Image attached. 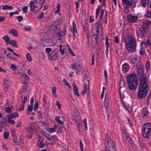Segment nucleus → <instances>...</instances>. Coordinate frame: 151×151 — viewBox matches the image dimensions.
Here are the masks:
<instances>
[{
    "label": "nucleus",
    "mask_w": 151,
    "mask_h": 151,
    "mask_svg": "<svg viewBox=\"0 0 151 151\" xmlns=\"http://www.w3.org/2000/svg\"><path fill=\"white\" fill-rule=\"evenodd\" d=\"M124 40L126 49L132 53L135 52L137 43L135 37L132 35H127Z\"/></svg>",
    "instance_id": "obj_1"
},
{
    "label": "nucleus",
    "mask_w": 151,
    "mask_h": 151,
    "mask_svg": "<svg viewBox=\"0 0 151 151\" xmlns=\"http://www.w3.org/2000/svg\"><path fill=\"white\" fill-rule=\"evenodd\" d=\"M127 82L130 90H136L137 87L138 81L136 74L133 73L128 76L127 77Z\"/></svg>",
    "instance_id": "obj_2"
},
{
    "label": "nucleus",
    "mask_w": 151,
    "mask_h": 151,
    "mask_svg": "<svg viewBox=\"0 0 151 151\" xmlns=\"http://www.w3.org/2000/svg\"><path fill=\"white\" fill-rule=\"evenodd\" d=\"M44 4L43 0H34L29 3L30 11L34 12L40 10Z\"/></svg>",
    "instance_id": "obj_3"
},
{
    "label": "nucleus",
    "mask_w": 151,
    "mask_h": 151,
    "mask_svg": "<svg viewBox=\"0 0 151 151\" xmlns=\"http://www.w3.org/2000/svg\"><path fill=\"white\" fill-rule=\"evenodd\" d=\"M151 132V124L149 123L145 124L142 129V136L146 139L150 138Z\"/></svg>",
    "instance_id": "obj_4"
},
{
    "label": "nucleus",
    "mask_w": 151,
    "mask_h": 151,
    "mask_svg": "<svg viewBox=\"0 0 151 151\" xmlns=\"http://www.w3.org/2000/svg\"><path fill=\"white\" fill-rule=\"evenodd\" d=\"M140 82L139 88L144 90H148V82L146 75L139 77Z\"/></svg>",
    "instance_id": "obj_5"
},
{
    "label": "nucleus",
    "mask_w": 151,
    "mask_h": 151,
    "mask_svg": "<svg viewBox=\"0 0 151 151\" xmlns=\"http://www.w3.org/2000/svg\"><path fill=\"white\" fill-rule=\"evenodd\" d=\"M102 29L101 24L100 22L96 23L93 25L92 32L95 35H97L98 37H101V35L100 32L101 31Z\"/></svg>",
    "instance_id": "obj_6"
},
{
    "label": "nucleus",
    "mask_w": 151,
    "mask_h": 151,
    "mask_svg": "<svg viewBox=\"0 0 151 151\" xmlns=\"http://www.w3.org/2000/svg\"><path fill=\"white\" fill-rule=\"evenodd\" d=\"M12 83L11 79L9 77H7L4 80L3 85V88L4 89H7L9 88Z\"/></svg>",
    "instance_id": "obj_7"
},
{
    "label": "nucleus",
    "mask_w": 151,
    "mask_h": 151,
    "mask_svg": "<svg viewBox=\"0 0 151 151\" xmlns=\"http://www.w3.org/2000/svg\"><path fill=\"white\" fill-rule=\"evenodd\" d=\"M136 66L137 67V74L138 76L140 77L146 75V74L144 73L143 68L142 65L140 64H137Z\"/></svg>",
    "instance_id": "obj_8"
},
{
    "label": "nucleus",
    "mask_w": 151,
    "mask_h": 151,
    "mask_svg": "<svg viewBox=\"0 0 151 151\" xmlns=\"http://www.w3.org/2000/svg\"><path fill=\"white\" fill-rule=\"evenodd\" d=\"M147 93L148 90L139 89L137 94L138 97L139 98H142L146 95Z\"/></svg>",
    "instance_id": "obj_9"
},
{
    "label": "nucleus",
    "mask_w": 151,
    "mask_h": 151,
    "mask_svg": "<svg viewBox=\"0 0 151 151\" xmlns=\"http://www.w3.org/2000/svg\"><path fill=\"white\" fill-rule=\"evenodd\" d=\"M89 84L88 82H87L86 83H84V87L82 93V95L83 96H84L86 94L87 95L89 94Z\"/></svg>",
    "instance_id": "obj_10"
},
{
    "label": "nucleus",
    "mask_w": 151,
    "mask_h": 151,
    "mask_svg": "<svg viewBox=\"0 0 151 151\" xmlns=\"http://www.w3.org/2000/svg\"><path fill=\"white\" fill-rule=\"evenodd\" d=\"M29 79V77L27 75L23 74L20 77V81L22 83L24 84V85H27V82Z\"/></svg>",
    "instance_id": "obj_11"
},
{
    "label": "nucleus",
    "mask_w": 151,
    "mask_h": 151,
    "mask_svg": "<svg viewBox=\"0 0 151 151\" xmlns=\"http://www.w3.org/2000/svg\"><path fill=\"white\" fill-rule=\"evenodd\" d=\"M58 57V55L54 51H52L48 55V58L51 60H57Z\"/></svg>",
    "instance_id": "obj_12"
},
{
    "label": "nucleus",
    "mask_w": 151,
    "mask_h": 151,
    "mask_svg": "<svg viewBox=\"0 0 151 151\" xmlns=\"http://www.w3.org/2000/svg\"><path fill=\"white\" fill-rule=\"evenodd\" d=\"M127 21L130 23H134L137 20L138 17L132 14L128 15L127 17Z\"/></svg>",
    "instance_id": "obj_13"
},
{
    "label": "nucleus",
    "mask_w": 151,
    "mask_h": 151,
    "mask_svg": "<svg viewBox=\"0 0 151 151\" xmlns=\"http://www.w3.org/2000/svg\"><path fill=\"white\" fill-rule=\"evenodd\" d=\"M34 131V130L32 127H29L26 130L27 137L29 138H31Z\"/></svg>",
    "instance_id": "obj_14"
},
{
    "label": "nucleus",
    "mask_w": 151,
    "mask_h": 151,
    "mask_svg": "<svg viewBox=\"0 0 151 151\" xmlns=\"http://www.w3.org/2000/svg\"><path fill=\"white\" fill-rule=\"evenodd\" d=\"M105 151H111L109 146V137L108 135H106L105 137Z\"/></svg>",
    "instance_id": "obj_15"
},
{
    "label": "nucleus",
    "mask_w": 151,
    "mask_h": 151,
    "mask_svg": "<svg viewBox=\"0 0 151 151\" xmlns=\"http://www.w3.org/2000/svg\"><path fill=\"white\" fill-rule=\"evenodd\" d=\"M143 24L142 26V28L144 30H146L147 28V27L150 25L151 24V22L150 20L146 19L143 21Z\"/></svg>",
    "instance_id": "obj_16"
},
{
    "label": "nucleus",
    "mask_w": 151,
    "mask_h": 151,
    "mask_svg": "<svg viewBox=\"0 0 151 151\" xmlns=\"http://www.w3.org/2000/svg\"><path fill=\"white\" fill-rule=\"evenodd\" d=\"M122 2L125 4L126 8L127 9L132 6V0H122Z\"/></svg>",
    "instance_id": "obj_17"
},
{
    "label": "nucleus",
    "mask_w": 151,
    "mask_h": 151,
    "mask_svg": "<svg viewBox=\"0 0 151 151\" xmlns=\"http://www.w3.org/2000/svg\"><path fill=\"white\" fill-rule=\"evenodd\" d=\"M150 2V0H141L140 2V5L144 7L148 6Z\"/></svg>",
    "instance_id": "obj_18"
},
{
    "label": "nucleus",
    "mask_w": 151,
    "mask_h": 151,
    "mask_svg": "<svg viewBox=\"0 0 151 151\" xmlns=\"http://www.w3.org/2000/svg\"><path fill=\"white\" fill-rule=\"evenodd\" d=\"M119 85L121 88L124 87L125 86V81L124 80L123 76L122 75H121L120 76Z\"/></svg>",
    "instance_id": "obj_19"
},
{
    "label": "nucleus",
    "mask_w": 151,
    "mask_h": 151,
    "mask_svg": "<svg viewBox=\"0 0 151 151\" xmlns=\"http://www.w3.org/2000/svg\"><path fill=\"white\" fill-rule=\"evenodd\" d=\"M73 90L74 94L75 95L79 97V94L78 91V88L77 87L76 84L75 83H73Z\"/></svg>",
    "instance_id": "obj_20"
},
{
    "label": "nucleus",
    "mask_w": 151,
    "mask_h": 151,
    "mask_svg": "<svg viewBox=\"0 0 151 151\" xmlns=\"http://www.w3.org/2000/svg\"><path fill=\"white\" fill-rule=\"evenodd\" d=\"M45 137L47 139L50 141H53L57 138V136L55 135H53L50 136L48 134H45Z\"/></svg>",
    "instance_id": "obj_21"
},
{
    "label": "nucleus",
    "mask_w": 151,
    "mask_h": 151,
    "mask_svg": "<svg viewBox=\"0 0 151 151\" xmlns=\"http://www.w3.org/2000/svg\"><path fill=\"white\" fill-rule=\"evenodd\" d=\"M58 126L57 125H55L53 128H48L47 131L50 133H54L57 131L56 129L58 128Z\"/></svg>",
    "instance_id": "obj_22"
},
{
    "label": "nucleus",
    "mask_w": 151,
    "mask_h": 151,
    "mask_svg": "<svg viewBox=\"0 0 151 151\" xmlns=\"http://www.w3.org/2000/svg\"><path fill=\"white\" fill-rule=\"evenodd\" d=\"M9 33L12 34L15 37H17L18 36L17 31L15 29H12L11 30H9Z\"/></svg>",
    "instance_id": "obj_23"
},
{
    "label": "nucleus",
    "mask_w": 151,
    "mask_h": 151,
    "mask_svg": "<svg viewBox=\"0 0 151 151\" xmlns=\"http://www.w3.org/2000/svg\"><path fill=\"white\" fill-rule=\"evenodd\" d=\"M90 76L88 73H86L84 76V79L83 82L84 83H86L87 82H88L90 83L89 81Z\"/></svg>",
    "instance_id": "obj_24"
},
{
    "label": "nucleus",
    "mask_w": 151,
    "mask_h": 151,
    "mask_svg": "<svg viewBox=\"0 0 151 151\" xmlns=\"http://www.w3.org/2000/svg\"><path fill=\"white\" fill-rule=\"evenodd\" d=\"M142 113L143 118H147L148 116L149 112L146 109H143Z\"/></svg>",
    "instance_id": "obj_25"
},
{
    "label": "nucleus",
    "mask_w": 151,
    "mask_h": 151,
    "mask_svg": "<svg viewBox=\"0 0 151 151\" xmlns=\"http://www.w3.org/2000/svg\"><path fill=\"white\" fill-rule=\"evenodd\" d=\"M28 85H24L23 86H22L20 92L21 95L26 93V92L27 91V88L28 87Z\"/></svg>",
    "instance_id": "obj_26"
},
{
    "label": "nucleus",
    "mask_w": 151,
    "mask_h": 151,
    "mask_svg": "<svg viewBox=\"0 0 151 151\" xmlns=\"http://www.w3.org/2000/svg\"><path fill=\"white\" fill-rule=\"evenodd\" d=\"M63 31L62 32V34H61L60 32V31L58 33H57V35L58 37H63L65 36L66 34V28L65 27H64L63 28Z\"/></svg>",
    "instance_id": "obj_27"
},
{
    "label": "nucleus",
    "mask_w": 151,
    "mask_h": 151,
    "mask_svg": "<svg viewBox=\"0 0 151 151\" xmlns=\"http://www.w3.org/2000/svg\"><path fill=\"white\" fill-rule=\"evenodd\" d=\"M129 68V65L126 64L123 65L122 66V69L123 71L124 72H126L128 71Z\"/></svg>",
    "instance_id": "obj_28"
},
{
    "label": "nucleus",
    "mask_w": 151,
    "mask_h": 151,
    "mask_svg": "<svg viewBox=\"0 0 151 151\" xmlns=\"http://www.w3.org/2000/svg\"><path fill=\"white\" fill-rule=\"evenodd\" d=\"M43 141V139L39 140L37 143V146L40 148L43 147L45 145L42 143Z\"/></svg>",
    "instance_id": "obj_29"
},
{
    "label": "nucleus",
    "mask_w": 151,
    "mask_h": 151,
    "mask_svg": "<svg viewBox=\"0 0 151 151\" xmlns=\"http://www.w3.org/2000/svg\"><path fill=\"white\" fill-rule=\"evenodd\" d=\"M73 28L71 29V31L73 34L75 33L77 34V33L76 27L75 22H73Z\"/></svg>",
    "instance_id": "obj_30"
},
{
    "label": "nucleus",
    "mask_w": 151,
    "mask_h": 151,
    "mask_svg": "<svg viewBox=\"0 0 151 151\" xmlns=\"http://www.w3.org/2000/svg\"><path fill=\"white\" fill-rule=\"evenodd\" d=\"M145 30L139 29V32L138 33V35L140 37H142L144 36L145 31Z\"/></svg>",
    "instance_id": "obj_31"
},
{
    "label": "nucleus",
    "mask_w": 151,
    "mask_h": 151,
    "mask_svg": "<svg viewBox=\"0 0 151 151\" xmlns=\"http://www.w3.org/2000/svg\"><path fill=\"white\" fill-rule=\"evenodd\" d=\"M9 43L13 47H18V46L17 45V42L14 40H11L10 42H9Z\"/></svg>",
    "instance_id": "obj_32"
},
{
    "label": "nucleus",
    "mask_w": 151,
    "mask_h": 151,
    "mask_svg": "<svg viewBox=\"0 0 151 151\" xmlns=\"http://www.w3.org/2000/svg\"><path fill=\"white\" fill-rule=\"evenodd\" d=\"M75 64L76 67H82V62L80 60H77L75 62Z\"/></svg>",
    "instance_id": "obj_33"
},
{
    "label": "nucleus",
    "mask_w": 151,
    "mask_h": 151,
    "mask_svg": "<svg viewBox=\"0 0 151 151\" xmlns=\"http://www.w3.org/2000/svg\"><path fill=\"white\" fill-rule=\"evenodd\" d=\"M19 116L18 113L17 112H14L8 115L9 117L13 118L15 117H18Z\"/></svg>",
    "instance_id": "obj_34"
},
{
    "label": "nucleus",
    "mask_w": 151,
    "mask_h": 151,
    "mask_svg": "<svg viewBox=\"0 0 151 151\" xmlns=\"http://www.w3.org/2000/svg\"><path fill=\"white\" fill-rule=\"evenodd\" d=\"M82 23L83 28V30L84 31H87L88 28V25L86 21H85V22H82Z\"/></svg>",
    "instance_id": "obj_35"
},
{
    "label": "nucleus",
    "mask_w": 151,
    "mask_h": 151,
    "mask_svg": "<svg viewBox=\"0 0 151 151\" xmlns=\"http://www.w3.org/2000/svg\"><path fill=\"white\" fill-rule=\"evenodd\" d=\"M56 88L55 87H52V93L53 95L55 97H57V95L56 94Z\"/></svg>",
    "instance_id": "obj_36"
},
{
    "label": "nucleus",
    "mask_w": 151,
    "mask_h": 151,
    "mask_svg": "<svg viewBox=\"0 0 151 151\" xmlns=\"http://www.w3.org/2000/svg\"><path fill=\"white\" fill-rule=\"evenodd\" d=\"M13 7L11 6H9L7 5L4 6L2 8L3 10H12L13 9Z\"/></svg>",
    "instance_id": "obj_37"
},
{
    "label": "nucleus",
    "mask_w": 151,
    "mask_h": 151,
    "mask_svg": "<svg viewBox=\"0 0 151 151\" xmlns=\"http://www.w3.org/2000/svg\"><path fill=\"white\" fill-rule=\"evenodd\" d=\"M60 117L59 116H57L55 118V121L58 123L61 124H63V123L60 119Z\"/></svg>",
    "instance_id": "obj_38"
},
{
    "label": "nucleus",
    "mask_w": 151,
    "mask_h": 151,
    "mask_svg": "<svg viewBox=\"0 0 151 151\" xmlns=\"http://www.w3.org/2000/svg\"><path fill=\"white\" fill-rule=\"evenodd\" d=\"M145 51V48L143 45H141L140 49L139 50V53L141 55H143L144 54Z\"/></svg>",
    "instance_id": "obj_39"
},
{
    "label": "nucleus",
    "mask_w": 151,
    "mask_h": 151,
    "mask_svg": "<svg viewBox=\"0 0 151 151\" xmlns=\"http://www.w3.org/2000/svg\"><path fill=\"white\" fill-rule=\"evenodd\" d=\"M101 9V6L99 5L98 6V8L96 10V15L95 18L97 19L98 18L99 15V13L100 9Z\"/></svg>",
    "instance_id": "obj_40"
},
{
    "label": "nucleus",
    "mask_w": 151,
    "mask_h": 151,
    "mask_svg": "<svg viewBox=\"0 0 151 151\" xmlns=\"http://www.w3.org/2000/svg\"><path fill=\"white\" fill-rule=\"evenodd\" d=\"M26 57V58L28 62H31L32 61V58L31 55L30 53H27Z\"/></svg>",
    "instance_id": "obj_41"
},
{
    "label": "nucleus",
    "mask_w": 151,
    "mask_h": 151,
    "mask_svg": "<svg viewBox=\"0 0 151 151\" xmlns=\"http://www.w3.org/2000/svg\"><path fill=\"white\" fill-rule=\"evenodd\" d=\"M150 68V63L149 62L147 61L145 64V69L147 72H148Z\"/></svg>",
    "instance_id": "obj_42"
},
{
    "label": "nucleus",
    "mask_w": 151,
    "mask_h": 151,
    "mask_svg": "<svg viewBox=\"0 0 151 151\" xmlns=\"http://www.w3.org/2000/svg\"><path fill=\"white\" fill-rule=\"evenodd\" d=\"M3 39L5 41V42L6 43H8V42L9 43L10 41V38L9 36H5L3 37Z\"/></svg>",
    "instance_id": "obj_43"
},
{
    "label": "nucleus",
    "mask_w": 151,
    "mask_h": 151,
    "mask_svg": "<svg viewBox=\"0 0 151 151\" xmlns=\"http://www.w3.org/2000/svg\"><path fill=\"white\" fill-rule=\"evenodd\" d=\"M76 73L79 74L80 72H81L82 70V67H76Z\"/></svg>",
    "instance_id": "obj_44"
},
{
    "label": "nucleus",
    "mask_w": 151,
    "mask_h": 151,
    "mask_svg": "<svg viewBox=\"0 0 151 151\" xmlns=\"http://www.w3.org/2000/svg\"><path fill=\"white\" fill-rule=\"evenodd\" d=\"M53 26H55V28L56 29L59 28L60 27V25L59 24V21H56L52 24Z\"/></svg>",
    "instance_id": "obj_45"
},
{
    "label": "nucleus",
    "mask_w": 151,
    "mask_h": 151,
    "mask_svg": "<svg viewBox=\"0 0 151 151\" xmlns=\"http://www.w3.org/2000/svg\"><path fill=\"white\" fill-rule=\"evenodd\" d=\"M83 124H84V126L85 127V128H84V130L85 131H86L87 129V119H86L85 118L83 120Z\"/></svg>",
    "instance_id": "obj_46"
},
{
    "label": "nucleus",
    "mask_w": 151,
    "mask_h": 151,
    "mask_svg": "<svg viewBox=\"0 0 151 151\" xmlns=\"http://www.w3.org/2000/svg\"><path fill=\"white\" fill-rule=\"evenodd\" d=\"M145 16L147 18H149L151 19V12L149 11H147Z\"/></svg>",
    "instance_id": "obj_47"
},
{
    "label": "nucleus",
    "mask_w": 151,
    "mask_h": 151,
    "mask_svg": "<svg viewBox=\"0 0 151 151\" xmlns=\"http://www.w3.org/2000/svg\"><path fill=\"white\" fill-rule=\"evenodd\" d=\"M32 46L34 49H35L37 47V43L36 41H33L32 43Z\"/></svg>",
    "instance_id": "obj_48"
},
{
    "label": "nucleus",
    "mask_w": 151,
    "mask_h": 151,
    "mask_svg": "<svg viewBox=\"0 0 151 151\" xmlns=\"http://www.w3.org/2000/svg\"><path fill=\"white\" fill-rule=\"evenodd\" d=\"M109 142H110V143L111 144V147H112V148H113V149L115 150V146H114V142L111 139H109Z\"/></svg>",
    "instance_id": "obj_49"
},
{
    "label": "nucleus",
    "mask_w": 151,
    "mask_h": 151,
    "mask_svg": "<svg viewBox=\"0 0 151 151\" xmlns=\"http://www.w3.org/2000/svg\"><path fill=\"white\" fill-rule=\"evenodd\" d=\"M28 9V7L27 6H25L23 7L22 9L23 10V12L24 13H26L27 12V10Z\"/></svg>",
    "instance_id": "obj_50"
},
{
    "label": "nucleus",
    "mask_w": 151,
    "mask_h": 151,
    "mask_svg": "<svg viewBox=\"0 0 151 151\" xmlns=\"http://www.w3.org/2000/svg\"><path fill=\"white\" fill-rule=\"evenodd\" d=\"M10 68L12 70L15 71L17 69V67L15 65L12 64L10 66Z\"/></svg>",
    "instance_id": "obj_51"
},
{
    "label": "nucleus",
    "mask_w": 151,
    "mask_h": 151,
    "mask_svg": "<svg viewBox=\"0 0 151 151\" xmlns=\"http://www.w3.org/2000/svg\"><path fill=\"white\" fill-rule=\"evenodd\" d=\"M5 111L8 113H10L12 111V109L9 107H6L5 109Z\"/></svg>",
    "instance_id": "obj_52"
},
{
    "label": "nucleus",
    "mask_w": 151,
    "mask_h": 151,
    "mask_svg": "<svg viewBox=\"0 0 151 151\" xmlns=\"http://www.w3.org/2000/svg\"><path fill=\"white\" fill-rule=\"evenodd\" d=\"M12 118L10 117H9V119H8V122L10 123L13 124H14L15 121Z\"/></svg>",
    "instance_id": "obj_53"
},
{
    "label": "nucleus",
    "mask_w": 151,
    "mask_h": 151,
    "mask_svg": "<svg viewBox=\"0 0 151 151\" xmlns=\"http://www.w3.org/2000/svg\"><path fill=\"white\" fill-rule=\"evenodd\" d=\"M124 107L125 110H127L129 112H131V111H132L130 107L127 106H125V105H124Z\"/></svg>",
    "instance_id": "obj_54"
},
{
    "label": "nucleus",
    "mask_w": 151,
    "mask_h": 151,
    "mask_svg": "<svg viewBox=\"0 0 151 151\" xmlns=\"http://www.w3.org/2000/svg\"><path fill=\"white\" fill-rule=\"evenodd\" d=\"M9 133L8 132H4V137L5 139H7L8 138V137H9Z\"/></svg>",
    "instance_id": "obj_55"
},
{
    "label": "nucleus",
    "mask_w": 151,
    "mask_h": 151,
    "mask_svg": "<svg viewBox=\"0 0 151 151\" xmlns=\"http://www.w3.org/2000/svg\"><path fill=\"white\" fill-rule=\"evenodd\" d=\"M27 97L26 96H25L23 99L22 101V103L24 104L26 103L27 102Z\"/></svg>",
    "instance_id": "obj_56"
},
{
    "label": "nucleus",
    "mask_w": 151,
    "mask_h": 151,
    "mask_svg": "<svg viewBox=\"0 0 151 151\" xmlns=\"http://www.w3.org/2000/svg\"><path fill=\"white\" fill-rule=\"evenodd\" d=\"M16 18L18 19V21L19 22H21L23 19V17L22 16H17Z\"/></svg>",
    "instance_id": "obj_57"
},
{
    "label": "nucleus",
    "mask_w": 151,
    "mask_h": 151,
    "mask_svg": "<svg viewBox=\"0 0 151 151\" xmlns=\"http://www.w3.org/2000/svg\"><path fill=\"white\" fill-rule=\"evenodd\" d=\"M60 4H58L57 6V10L55 11V13L59 12L60 9Z\"/></svg>",
    "instance_id": "obj_58"
},
{
    "label": "nucleus",
    "mask_w": 151,
    "mask_h": 151,
    "mask_svg": "<svg viewBox=\"0 0 151 151\" xmlns=\"http://www.w3.org/2000/svg\"><path fill=\"white\" fill-rule=\"evenodd\" d=\"M137 59L136 57L133 58L131 59V61L133 64H134L137 61Z\"/></svg>",
    "instance_id": "obj_59"
},
{
    "label": "nucleus",
    "mask_w": 151,
    "mask_h": 151,
    "mask_svg": "<svg viewBox=\"0 0 151 151\" xmlns=\"http://www.w3.org/2000/svg\"><path fill=\"white\" fill-rule=\"evenodd\" d=\"M24 104L22 103L21 106H20L19 109V111H23L24 109Z\"/></svg>",
    "instance_id": "obj_60"
},
{
    "label": "nucleus",
    "mask_w": 151,
    "mask_h": 151,
    "mask_svg": "<svg viewBox=\"0 0 151 151\" xmlns=\"http://www.w3.org/2000/svg\"><path fill=\"white\" fill-rule=\"evenodd\" d=\"M151 93H150L148 95L147 97V104H148L149 103V101L150 100L151 98Z\"/></svg>",
    "instance_id": "obj_61"
},
{
    "label": "nucleus",
    "mask_w": 151,
    "mask_h": 151,
    "mask_svg": "<svg viewBox=\"0 0 151 151\" xmlns=\"http://www.w3.org/2000/svg\"><path fill=\"white\" fill-rule=\"evenodd\" d=\"M45 50L47 53H49L52 50V49L51 48L47 47L45 49Z\"/></svg>",
    "instance_id": "obj_62"
},
{
    "label": "nucleus",
    "mask_w": 151,
    "mask_h": 151,
    "mask_svg": "<svg viewBox=\"0 0 151 151\" xmlns=\"http://www.w3.org/2000/svg\"><path fill=\"white\" fill-rule=\"evenodd\" d=\"M18 13L17 11H16L15 12H11L10 13V17H12L15 14H18Z\"/></svg>",
    "instance_id": "obj_63"
},
{
    "label": "nucleus",
    "mask_w": 151,
    "mask_h": 151,
    "mask_svg": "<svg viewBox=\"0 0 151 151\" xmlns=\"http://www.w3.org/2000/svg\"><path fill=\"white\" fill-rule=\"evenodd\" d=\"M38 105V102H36L35 103V106H34V110L35 111H36V110L37 108Z\"/></svg>",
    "instance_id": "obj_64"
}]
</instances>
